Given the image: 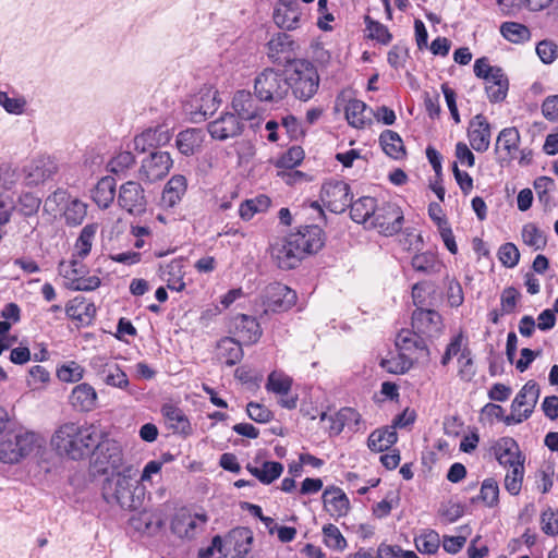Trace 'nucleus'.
Segmentation results:
<instances>
[{
	"label": "nucleus",
	"mask_w": 558,
	"mask_h": 558,
	"mask_svg": "<svg viewBox=\"0 0 558 558\" xmlns=\"http://www.w3.org/2000/svg\"><path fill=\"white\" fill-rule=\"evenodd\" d=\"M98 429L93 424L65 423L52 435L51 445L61 456L81 460L94 452Z\"/></svg>",
	"instance_id": "nucleus-1"
},
{
	"label": "nucleus",
	"mask_w": 558,
	"mask_h": 558,
	"mask_svg": "<svg viewBox=\"0 0 558 558\" xmlns=\"http://www.w3.org/2000/svg\"><path fill=\"white\" fill-rule=\"evenodd\" d=\"M320 77L317 68L310 61L294 60L288 70V92L301 101H308L318 92Z\"/></svg>",
	"instance_id": "nucleus-2"
},
{
	"label": "nucleus",
	"mask_w": 558,
	"mask_h": 558,
	"mask_svg": "<svg viewBox=\"0 0 558 558\" xmlns=\"http://www.w3.org/2000/svg\"><path fill=\"white\" fill-rule=\"evenodd\" d=\"M41 444V437L33 432H8L0 440V461L8 464L19 463L36 448H40Z\"/></svg>",
	"instance_id": "nucleus-3"
},
{
	"label": "nucleus",
	"mask_w": 558,
	"mask_h": 558,
	"mask_svg": "<svg viewBox=\"0 0 558 558\" xmlns=\"http://www.w3.org/2000/svg\"><path fill=\"white\" fill-rule=\"evenodd\" d=\"M135 474L136 470L129 465L107 477L102 484L104 499L108 504H117L123 509L133 508V485L131 482Z\"/></svg>",
	"instance_id": "nucleus-4"
},
{
	"label": "nucleus",
	"mask_w": 558,
	"mask_h": 558,
	"mask_svg": "<svg viewBox=\"0 0 558 558\" xmlns=\"http://www.w3.org/2000/svg\"><path fill=\"white\" fill-rule=\"evenodd\" d=\"M254 94L264 102H279L288 95L287 76L281 71L266 68L254 80Z\"/></svg>",
	"instance_id": "nucleus-5"
},
{
	"label": "nucleus",
	"mask_w": 558,
	"mask_h": 558,
	"mask_svg": "<svg viewBox=\"0 0 558 558\" xmlns=\"http://www.w3.org/2000/svg\"><path fill=\"white\" fill-rule=\"evenodd\" d=\"M403 220V213L398 205L383 202L377 204L371 226L378 229L381 234L390 236L402 229Z\"/></svg>",
	"instance_id": "nucleus-6"
},
{
	"label": "nucleus",
	"mask_w": 558,
	"mask_h": 558,
	"mask_svg": "<svg viewBox=\"0 0 558 558\" xmlns=\"http://www.w3.org/2000/svg\"><path fill=\"white\" fill-rule=\"evenodd\" d=\"M172 165L173 160L168 151L154 150L142 160L138 179L147 183L162 180Z\"/></svg>",
	"instance_id": "nucleus-7"
},
{
	"label": "nucleus",
	"mask_w": 558,
	"mask_h": 558,
	"mask_svg": "<svg viewBox=\"0 0 558 558\" xmlns=\"http://www.w3.org/2000/svg\"><path fill=\"white\" fill-rule=\"evenodd\" d=\"M263 305L265 312H284L296 302V293L280 282L269 283L263 291Z\"/></svg>",
	"instance_id": "nucleus-8"
},
{
	"label": "nucleus",
	"mask_w": 558,
	"mask_h": 558,
	"mask_svg": "<svg viewBox=\"0 0 558 558\" xmlns=\"http://www.w3.org/2000/svg\"><path fill=\"white\" fill-rule=\"evenodd\" d=\"M118 205L132 216H141L146 211L147 199L143 186L135 181H128L120 186Z\"/></svg>",
	"instance_id": "nucleus-9"
},
{
	"label": "nucleus",
	"mask_w": 558,
	"mask_h": 558,
	"mask_svg": "<svg viewBox=\"0 0 558 558\" xmlns=\"http://www.w3.org/2000/svg\"><path fill=\"white\" fill-rule=\"evenodd\" d=\"M291 245H294L303 257L317 253L325 243L324 231L316 225L304 226L288 235Z\"/></svg>",
	"instance_id": "nucleus-10"
},
{
	"label": "nucleus",
	"mask_w": 558,
	"mask_h": 558,
	"mask_svg": "<svg viewBox=\"0 0 558 558\" xmlns=\"http://www.w3.org/2000/svg\"><path fill=\"white\" fill-rule=\"evenodd\" d=\"M322 195L327 208L336 214L343 213L352 201L350 185L340 180L326 182L323 185Z\"/></svg>",
	"instance_id": "nucleus-11"
},
{
	"label": "nucleus",
	"mask_w": 558,
	"mask_h": 558,
	"mask_svg": "<svg viewBox=\"0 0 558 558\" xmlns=\"http://www.w3.org/2000/svg\"><path fill=\"white\" fill-rule=\"evenodd\" d=\"M205 513L192 514L185 509L178 511L171 521V531L181 538H194L207 523Z\"/></svg>",
	"instance_id": "nucleus-12"
},
{
	"label": "nucleus",
	"mask_w": 558,
	"mask_h": 558,
	"mask_svg": "<svg viewBox=\"0 0 558 558\" xmlns=\"http://www.w3.org/2000/svg\"><path fill=\"white\" fill-rule=\"evenodd\" d=\"M58 172V165L49 156H40L23 168V179L27 186H36L50 180Z\"/></svg>",
	"instance_id": "nucleus-13"
},
{
	"label": "nucleus",
	"mask_w": 558,
	"mask_h": 558,
	"mask_svg": "<svg viewBox=\"0 0 558 558\" xmlns=\"http://www.w3.org/2000/svg\"><path fill=\"white\" fill-rule=\"evenodd\" d=\"M396 347L400 353L415 360L428 359L429 350L425 337L410 329H402L396 337Z\"/></svg>",
	"instance_id": "nucleus-14"
},
{
	"label": "nucleus",
	"mask_w": 558,
	"mask_h": 558,
	"mask_svg": "<svg viewBox=\"0 0 558 558\" xmlns=\"http://www.w3.org/2000/svg\"><path fill=\"white\" fill-rule=\"evenodd\" d=\"M210 136L218 141H227L242 134L244 123L234 113L226 112L218 119L208 123Z\"/></svg>",
	"instance_id": "nucleus-15"
},
{
	"label": "nucleus",
	"mask_w": 558,
	"mask_h": 558,
	"mask_svg": "<svg viewBox=\"0 0 558 558\" xmlns=\"http://www.w3.org/2000/svg\"><path fill=\"white\" fill-rule=\"evenodd\" d=\"M492 130L486 117L482 113L474 116L468 128V138L471 147L477 153H485L490 145Z\"/></svg>",
	"instance_id": "nucleus-16"
},
{
	"label": "nucleus",
	"mask_w": 558,
	"mask_h": 558,
	"mask_svg": "<svg viewBox=\"0 0 558 558\" xmlns=\"http://www.w3.org/2000/svg\"><path fill=\"white\" fill-rule=\"evenodd\" d=\"M492 453L498 463L504 468H511L515 463H524L525 456L522 454L518 442L511 437H501L490 448Z\"/></svg>",
	"instance_id": "nucleus-17"
},
{
	"label": "nucleus",
	"mask_w": 558,
	"mask_h": 558,
	"mask_svg": "<svg viewBox=\"0 0 558 558\" xmlns=\"http://www.w3.org/2000/svg\"><path fill=\"white\" fill-rule=\"evenodd\" d=\"M441 326V316L434 310L417 307L412 314V328L425 338L437 336Z\"/></svg>",
	"instance_id": "nucleus-18"
},
{
	"label": "nucleus",
	"mask_w": 558,
	"mask_h": 558,
	"mask_svg": "<svg viewBox=\"0 0 558 558\" xmlns=\"http://www.w3.org/2000/svg\"><path fill=\"white\" fill-rule=\"evenodd\" d=\"M301 15L299 0H280L272 17L279 28L292 31L299 26Z\"/></svg>",
	"instance_id": "nucleus-19"
},
{
	"label": "nucleus",
	"mask_w": 558,
	"mask_h": 558,
	"mask_svg": "<svg viewBox=\"0 0 558 558\" xmlns=\"http://www.w3.org/2000/svg\"><path fill=\"white\" fill-rule=\"evenodd\" d=\"M97 462L106 464L102 470L106 472L108 468L112 471L119 470L123 464V452L120 444L113 439H104L97 441L96 446Z\"/></svg>",
	"instance_id": "nucleus-20"
},
{
	"label": "nucleus",
	"mask_w": 558,
	"mask_h": 558,
	"mask_svg": "<svg viewBox=\"0 0 558 558\" xmlns=\"http://www.w3.org/2000/svg\"><path fill=\"white\" fill-rule=\"evenodd\" d=\"M234 335L243 344H254L262 336L259 323L252 316L239 314L233 318Z\"/></svg>",
	"instance_id": "nucleus-21"
},
{
	"label": "nucleus",
	"mask_w": 558,
	"mask_h": 558,
	"mask_svg": "<svg viewBox=\"0 0 558 558\" xmlns=\"http://www.w3.org/2000/svg\"><path fill=\"white\" fill-rule=\"evenodd\" d=\"M69 401L74 410L80 412H90L97 408L98 396L92 385L82 383L72 389Z\"/></svg>",
	"instance_id": "nucleus-22"
},
{
	"label": "nucleus",
	"mask_w": 558,
	"mask_h": 558,
	"mask_svg": "<svg viewBox=\"0 0 558 558\" xmlns=\"http://www.w3.org/2000/svg\"><path fill=\"white\" fill-rule=\"evenodd\" d=\"M294 41L286 33H278L267 44V56L274 63L290 62Z\"/></svg>",
	"instance_id": "nucleus-23"
},
{
	"label": "nucleus",
	"mask_w": 558,
	"mask_h": 558,
	"mask_svg": "<svg viewBox=\"0 0 558 558\" xmlns=\"http://www.w3.org/2000/svg\"><path fill=\"white\" fill-rule=\"evenodd\" d=\"M291 244L287 236L282 243H278L272 247L271 255L281 269H293L304 258L301 251Z\"/></svg>",
	"instance_id": "nucleus-24"
},
{
	"label": "nucleus",
	"mask_w": 558,
	"mask_h": 558,
	"mask_svg": "<svg viewBox=\"0 0 558 558\" xmlns=\"http://www.w3.org/2000/svg\"><path fill=\"white\" fill-rule=\"evenodd\" d=\"M323 502L326 511L331 515L343 517L350 508L349 498L341 488L336 486H329L324 490Z\"/></svg>",
	"instance_id": "nucleus-25"
},
{
	"label": "nucleus",
	"mask_w": 558,
	"mask_h": 558,
	"mask_svg": "<svg viewBox=\"0 0 558 558\" xmlns=\"http://www.w3.org/2000/svg\"><path fill=\"white\" fill-rule=\"evenodd\" d=\"M187 189L186 178L181 174L173 175L165 185L160 204L165 208H172L178 205Z\"/></svg>",
	"instance_id": "nucleus-26"
},
{
	"label": "nucleus",
	"mask_w": 558,
	"mask_h": 558,
	"mask_svg": "<svg viewBox=\"0 0 558 558\" xmlns=\"http://www.w3.org/2000/svg\"><path fill=\"white\" fill-rule=\"evenodd\" d=\"M204 137L202 129H186L177 135L175 146L182 155L192 156L201 150Z\"/></svg>",
	"instance_id": "nucleus-27"
},
{
	"label": "nucleus",
	"mask_w": 558,
	"mask_h": 558,
	"mask_svg": "<svg viewBox=\"0 0 558 558\" xmlns=\"http://www.w3.org/2000/svg\"><path fill=\"white\" fill-rule=\"evenodd\" d=\"M539 393L541 389L538 384L534 380H529L513 399L511 403V411L520 412V409L525 407V409H531L533 412L538 401Z\"/></svg>",
	"instance_id": "nucleus-28"
},
{
	"label": "nucleus",
	"mask_w": 558,
	"mask_h": 558,
	"mask_svg": "<svg viewBox=\"0 0 558 558\" xmlns=\"http://www.w3.org/2000/svg\"><path fill=\"white\" fill-rule=\"evenodd\" d=\"M239 340L231 337L222 338L217 345V355L228 366L235 365L243 357V349Z\"/></svg>",
	"instance_id": "nucleus-29"
},
{
	"label": "nucleus",
	"mask_w": 558,
	"mask_h": 558,
	"mask_svg": "<svg viewBox=\"0 0 558 558\" xmlns=\"http://www.w3.org/2000/svg\"><path fill=\"white\" fill-rule=\"evenodd\" d=\"M345 118L348 123L356 129H363L366 124L371 123L368 113H372V109H368L367 105L360 99H350L344 108Z\"/></svg>",
	"instance_id": "nucleus-30"
},
{
	"label": "nucleus",
	"mask_w": 558,
	"mask_h": 558,
	"mask_svg": "<svg viewBox=\"0 0 558 558\" xmlns=\"http://www.w3.org/2000/svg\"><path fill=\"white\" fill-rule=\"evenodd\" d=\"M116 179L112 177L101 178L93 190V199L100 208H108L116 197Z\"/></svg>",
	"instance_id": "nucleus-31"
},
{
	"label": "nucleus",
	"mask_w": 558,
	"mask_h": 558,
	"mask_svg": "<svg viewBox=\"0 0 558 558\" xmlns=\"http://www.w3.org/2000/svg\"><path fill=\"white\" fill-rule=\"evenodd\" d=\"M217 96V92L206 90L198 98H195L197 110L190 112L194 122L206 120L217 110L220 102Z\"/></svg>",
	"instance_id": "nucleus-32"
},
{
	"label": "nucleus",
	"mask_w": 558,
	"mask_h": 558,
	"mask_svg": "<svg viewBox=\"0 0 558 558\" xmlns=\"http://www.w3.org/2000/svg\"><path fill=\"white\" fill-rule=\"evenodd\" d=\"M509 89V81L502 70H496L492 78L485 81V90L490 102L502 101Z\"/></svg>",
	"instance_id": "nucleus-33"
},
{
	"label": "nucleus",
	"mask_w": 558,
	"mask_h": 558,
	"mask_svg": "<svg viewBox=\"0 0 558 558\" xmlns=\"http://www.w3.org/2000/svg\"><path fill=\"white\" fill-rule=\"evenodd\" d=\"M411 265L415 271L424 275L439 274L445 267L438 256L430 251L415 254L412 257Z\"/></svg>",
	"instance_id": "nucleus-34"
},
{
	"label": "nucleus",
	"mask_w": 558,
	"mask_h": 558,
	"mask_svg": "<svg viewBox=\"0 0 558 558\" xmlns=\"http://www.w3.org/2000/svg\"><path fill=\"white\" fill-rule=\"evenodd\" d=\"M377 204V201L369 196L360 197L355 202L351 201L349 205L351 218L357 223L373 220Z\"/></svg>",
	"instance_id": "nucleus-35"
},
{
	"label": "nucleus",
	"mask_w": 558,
	"mask_h": 558,
	"mask_svg": "<svg viewBox=\"0 0 558 558\" xmlns=\"http://www.w3.org/2000/svg\"><path fill=\"white\" fill-rule=\"evenodd\" d=\"M397 440V432L393 427L387 426L372 432L367 439V446L372 451L383 452L396 444Z\"/></svg>",
	"instance_id": "nucleus-36"
},
{
	"label": "nucleus",
	"mask_w": 558,
	"mask_h": 558,
	"mask_svg": "<svg viewBox=\"0 0 558 558\" xmlns=\"http://www.w3.org/2000/svg\"><path fill=\"white\" fill-rule=\"evenodd\" d=\"M246 470L260 483L269 485L280 477L283 472V464L277 461H265L262 466L258 468L248 463Z\"/></svg>",
	"instance_id": "nucleus-37"
},
{
	"label": "nucleus",
	"mask_w": 558,
	"mask_h": 558,
	"mask_svg": "<svg viewBox=\"0 0 558 558\" xmlns=\"http://www.w3.org/2000/svg\"><path fill=\"white\" fill-rule=\"evenodd\" d=\"M520 133L515 128L502 129L497 137L496 150L505 151V159L512 160L519 150Z\"/></svg>",
	"instance_id": "nucleus-38"
},
{
	"label": "nucleus",
	"mask_w": 558,
	"mask_h": 558,
	"mask_svg": "<svg viewBox=\"0 0 558 558\" xmlns=\"http://www.w3.org/2000/svg\"><path fill=\"white\" fill-rule=\"evenodd\" d=\"M161 412L169 424V428L174 433L187 434L190 432L191 424L181 409L173 404H165Z\"/></svg>",
	"instance_id": "nucleus-39"
},
{
	"label": "nucleus",
	"mask_w": 558,
	"mask_h": 558,
	"mask_svg": "<svg viewBox=\"0 0 558 558\" xmlns=\"http://www.w3.org/2000/svg\"><path fill=\"white\" fill-rule=\"evenodd\" d=\"M232 108L241 120H252L256 117L257 107L247 90H239L232 100Z\"/></svg>",
	"instance_id": "nucleus-40"
},
{
	"label": "nucleus",
	"mask_w": 558,
	"mask_h": 558,
	"mask_svg": "<svg viewBox=\"0 0 558 558\" xmlns=\"http://www.w3.org/2000/svg\"><path fill=\"white\" fill-rule=\"evenodd\" d=\"M379 143L386 155L393 159H402L405 148L400 135L391 130H385L379 136Z\"/></svg>",
	"instance_id": "nucleus-41"
},
{
	"label": "nucleus",
	"mask_w": 558,
	"mask_h": 558,
	"mask_svg": "<svg viewBox=\"0 0 558 558\" xmlns=\"http://www.w3.org/2000/svg\"><path fill=\"white\" fill-rule=\"evenodd\" d=\"M65 313L70 318L88 324L96 314V307L93 303L76 298L65 306Z\"/></svg>",
	"instance_id": "nucleus-42"
},
{
	"label": "nucleus",
	"mask_w": 558,
	"mask_h": 558,
	"mask_svg": "<svg viewBox=\"0 0 558 558\" xmlns=\"http://www.w3.org/2000/svg\"><path fill=\"white\" fill-rule=\"evenodd\" d=\"M96 231H97V225H95V223L86 225L82 229V231L74 244L73 257H78L81 259H84L86 256H88V254L90 253L92 246H93Z\"/></svg>",
	"instance_id": "nucleus-43"
},
{
	"label": "nucleus",
	"mask_w": 558,
	"mask_h": 558,
	"mask_svg": "<svg viewBox=\"0 0 558 558\" xmlns=\"http://www.w3.org/2000/svg\"><path fill=\"white\" fill-rule=\"evenodd\" d=\"M100 379L108 386L125 389L129 386L128 375L116 362H110L100 373Z\"/></svg>",
	"instance_id": "nucleus-44"
},
{
	"label": "nucleus",
	"mask_w": 558,
	"mask_h": 558,
	"mask_svg": "<svg viewBox=\"0 0 558 558\" xmlns=\"http://www.w3.org/2000/svg\"><path fill=\"white\" fill-rule=\"evenodd\" d=\"M501 35L509 41L514 44H522L530 39V29L517 22H504L500 26Z\"/></svg>",
	"instance_id": "nucleus-45"
},
{
	"label": "nucleus",
	"mask_w": 558,
	"mask_h": 558,
	"mask_svg": "<svg viewBox=\"0 0 558 558\" xmlns=\"http://www.w3.org/2000/svg\"><path fill=\"white\" fill-rule=\"evenodd\" d=\"M522 239L527 246L533 247L535 251H542L547 245L546 234L532 222L523 226Z\"/></svg>",
	"instance_id": "nucleus-46"
},
{
	"label": "nucleus",
	"mask_w": 558,
	"mask_h": 558,
	"mask_svg": "<svg viewBox=\"0 0 558 558\" xmlns=\"http://www.w3.org/2000/svg\"><path fill=\"white\" fill-rule=\"evenodd\" d=\"M481 500L488 508H494L499 504V486L496 480L486 478L483 481L480 495L472 501Z\"/></svg>",
	"instance_id": "nucleus-47"
},
{
	"label": "nucleus",
	"mask_w": 558,
	"mask_h": 558,
	"mask_svg": "<svg viewBox=\"0 0 558 558\" xmlns=\"http://www.w3.org/2000/svg\"><path fill=\"white\" fill-rule=\"evenodd\" d=\"M41 201L31 192H24L14 203L15 210L24 217H31L38 213Z\"/></svg>",
	"instance_id": "nucleus-48"
},
{
	"label": "nucleus",
	"mask_w": 558,
	"mask_h": 558,
	"mask_svg": "<svg viewBox=\"0 0 558 558\" xmlns=\"http://www.w3.org/2000/svg\"><path fill=\"white\" fill-rule=\"evenodd\" d=\"M415 547L421 554H435L440 546L439 534L434 530L422 533L414 539Z\"/></svg>",
	"instance_id": "nucleus-49"
},
{
	"label": "nucleus",
	"mask_w": 558,
	"mask_h": 558,
	"mask_svg": "<svg viewBox=\"0 0 558 558\" xmlns=\"http://www.w3.org/2000/svg\"><path fill=\"white\" fill-rule=\"evenodd\" d=\"M524 477V463H515L509 468L505 477V488L513 496L519 495Z\"/></svg>",
	"instance_id": "nucleus-50"
},
{
	"label": "nucleus",
	"mask_w": 558,
	"mask_h": 558,
	"mask_svg": "<svg viewBox=\"0 0 558 558\" xmlns=\"http://www.w3.org/2000/svg\"><path fill=\"white\" fill-rule=\"evenodd\" d=\"M86 214V204L78 199H73L66 205L64 209V219L68 226L76 227L83 222Z\"/></svg>",
	"instance_id": "nucleus-51"
},
{
	"label": "nucleus",
	"mask_w": 558,
	"mask_h": 558,
	"mask_svg": "<svg viewBox=\"0 0 558 558\" xmlns=\"http://www.w3.org/2000/svg\"><path fill=\"white\" fill-rule=\"evenodd\" d=\"M78 257H73L69 263L61 262L59 264V271L66 279L68 283H74L77 278L87 274V269Z\"/></svg>",
	"instance_id": "nucleus-52"
},
{
	"label": "nucleus",
	"mask_w": 558,
	"mask_h": 558,
	"mask_svg": "<svg viewBox=\"0 0 558 558\" xmlns=\"http://www.w3.org/2000/svg\"><path fill=\"white\" fill-rule=\"evenodd\" d=\"M380 365L391 374H404L413 365V359L400 353L397 357L385 359Z\"/></svg>",
	"instance_id": "nucleus-53"
},
{
	"label": "nucleus",
	"mask_w": 558,
	"mask_h": 558,
	"mask_svg": "<svg viewBox=\"0 0 558 558\" xmlns=\"http://www.w3.org/2000/svg\"><path fill=\"white\" fill-rule=\"evenodd\" d=\"M291 385L292 380L290 377L274 372L268 376L266 389L274 393L286 396L289 393Z\"/></svg>",
	"instance_id": "nucleus-54"
},
{
	"label": "nucleus",
	"mask_w": 558,
	"mask_h": 558,
	"mask_svg": "<svg viewBox=\"0 0 558 558\" xmlns=\"http://www.w3.org/2000/svg\"><path fill=\"white\" fill-rule=\"evenodd\" d=\"M365 23L372 39H375L384 45H388L391 41L392 35L384 24L372 20L369 16L365 17Z\"/></svg>",
	"instance_id": "nucleus-55"
},
{
	"label": "nucleus",
	"mask_w": 558,
	"mask_h": 558,
	"mask_svg": "<svg viewBox=\"0 0 558 558\" xmlns=\"http://www.w3.org/2000/svg\"><path fill=\"white\" fill-rule=\"evenodd\" d=\"M458 362L460 364L459 376L464 381H471L475 376L474 362L471 354V350L464 345L461 354L458 357Z\"/></svg>",
	"instance_id": "nucleus-56"
},
{
	"label": "nucleus",
	"mask_w": 558,
	"mask_h": 558,
	"mask_svg": "<svg viewBox=\"0 0 558 558\" xmlns=\"http://www.w3.org/2000/svg\"><path fill=\"white\" fill-rule=\"evenodd\" d=\"M135 163V157L131 151H121L108 163L109 170L114 174L124 173Z\"/></svg>",
	"instance_id": "nucleus-57"
},
{
	"label": "nucleus",
	"mask_w": 558,
	"mask_h": 558,
	"mask_svg": "<svg viewBox=\"0 0 558 558\" xmlns=\"http://www.w3.org/2000/svg\"><path fill=\"white\" fill-rule=\"evenodd\" d=\"M57 376L61 381L75 383L83 378L84 368L76 362L72 361L59 367Z\"/></svg>",
	"instance_id": "nucleus-58"
},
{
	"label": "nucleus",
	"mask_w": 558,
	"mask_h": 558,
	"mask_svg": "<svg viewBox=\"0 0 558 558\" xmlns=\"http://www.w3.org/2000/svg\"><path fill=\"white\" fill-rule=\"evenodd\" d=\"M325 544L333 549H343L347 545L345 538L340 530L333 524H327L323 527Z\"/></svg>",
	"instance_id": "nucleus-59"
},
{
	"label": "nucleus",
	"mask_w": 558,
	"mask_h": 558,
	"mask_svg": "<svg viewBox=\"0 0 558 558\" xmlns=\"http://www.w3.org/2000/svg\"><path fill=\"white\" fill-rule=\"evenodd\" d=\"M498 257L505 267L513 268L519 263L520 253L513 243L508 242L499 247Z\"/></svg>",
	"instance_id": "nucleus-60"
},
{
	"label": "nucleus",
	"mask_w": 558,
	"mask_h": 558,
	"mask_svg": "<svg viewBox=\"0 0 558 558\" xmlns=\"http://www.w3.org/2000/svg\"><path fill=\"white\" fill-rule=\"evenodd\" d=\"M21 174L16 168L10 163L0 165V186L3 190H12L20 181Z\"/></svg>",
	"instance_id": "nucleus-61"
},
{
	"label": "nucleus",
	"mask_w": 558,
	"mask_h": 558,
	"mask_svg": "<svg viewBox=\"0 0 558 558\" xmlns=\"http://www.w3.org/2000/svg\"><path fill=\"white\" fill-rule=\"evenodd\" d=\"M145 131H146V133H150L149 134L150 140H148V141H149L153 149H156L157 147L167 145L172 137V134H171L169 128H167L166 125H157L155 128H148Z\"/></svg>",
	"instance_id": "nucleus-62"
},
{
	"label": "nucleus",
	"mask_w": 558,
	"mask_h": 558,
	"mask_svg": "<svg viewBox=\"0 0 558 558\" xmlns=\"http://www.w3.org/2000/svg\"><path fill=\"white\" fill-rule=\"evenodd\" d=\"M304 158V151L300 146L289 148L278 160L277 166L280 168L293 169L300 165Z\"/></svg>",
	"instance_id": "nucleus-63"
},
{
	"label": "nucleus",
	"mask_w": 558,
	"mask_h": 558,
	"mask_svg": "<svg viewBox=\"0 0 558 558\" xmlns=\"http://www.w3.org/2000/svg\"><path fill=\"white\" fill-rule=\"evenodd\" d=\"M246 412L248 417L257 423H267L271 421L274 416L269 409L257 402H248L246 405Z\"/></svg>",
	"instance_id": "nucleus-64"
}]
</instances>
